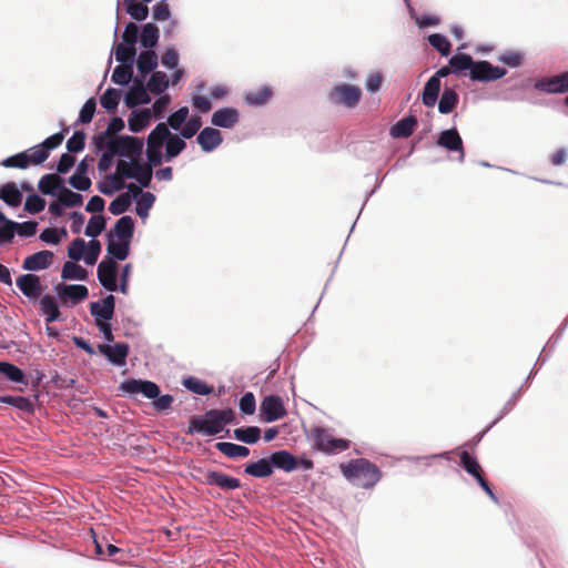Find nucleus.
<instances>
[{"label": "nucleus", "mask_w": 568, "mask_h": 568, "mask_svg": "<svg viewBox=\"0 0 568 568\" xmlns=\"http://www.w3.org/2000/svg\"><path fill=\"white\" fill-rule=\"evenodd\" d=\"M187 115L189 109L186 106L180 108L169 116L166 125H170L173 130H179L186 121Z\"/></svg>", "instance_id": "nucleus-61"}, {"label": "nucleus", "mask_w": 568, "mask_h": 568, "mask_svg": "<svg viewBox=\"0 0 568 568\" xmlns=\"http://www.w3.org/2000/svg\"><path fill=\"white\" fill-rule=\"evenodd\" d=\"M240 410L245 415H253L256 408V400L253 393H245L240 399Z\"/></svg>", "instance_id": "nucleus-63"}, {"label": "nucleus", "mask_w": 568, "mask_h": 568, "mask_svg": "<svg viewBox=\"0 0 568 568\" xmlns=\"http://www.w3.org/2000/svg\"><path fill=\"white\" fill-rule=\"evenodd\" d=\"M44 207L45 201L37 194L29 195L24 203V210L30 214L40 213L41 211L44 210Z\"/></svg>", "instance_id": "nucleus-58"}, {"label": "nucleus", "mask_w": 568, "mask_h": 568, "mask_svg": "<svg viewBox=\"0 0 568 568\" xmlns=\"http://www.w3.org/2000/svg\"><path fill=\"white\" fill-rule=\"evenodd\" d=\"M0 374L6 376L9 381L13 383H23L24 374L23 372L13 364L7 362H0Z\"/></svg>", "instance_id": "nucleus-48"}, {"label": "nucleus", "mask_w": 568, "mask_h": 568, "mask_svg": "<svg viewBox=\"0 0 568 568\" xmlns=\"http://www.w3.org/2000/svg\"><path fill=\"white\" fill-rule=\"evenodd\" d=\"M440 82L437 80V78H429L425 83L422 92L423 104L427 108H433L438 100Z\"/></svg>", "instance_id": "nucleus-23"}, {"label": "nucleus", "mask_w": 568, "mask_h": 568, "mask_svg": "<svg viewBox=\"0 0 568 568\" xmlns=\"http://www.w3.org/2000/svg\"><path fill=\"white\" fill-rule=\"evenodd\" d=\"M314 447L327 455H335L347 450L351 442L344 438H335L323 427H314L312 430Z\"/></svg>", "instance_id": "nucleus-4"}, {"label": "nucleus", "mask_w": 568, "mask_h": 568, "mask_svg": "<svg viewBox=\"0 0 568 568\" xmlns=\"http://www.w3.org/2000/svg\"><path fill=\"white\" fill-rule=\"evenodd\" d=\"M186 146V143L178 135L172 134L166 140V158L171 160L178 156Z\"/></svg>", "instance_id": "nucleus-50"}, {"label": "nucleus", "mask_w": 568, "mask_h": 568, "mask_svg": "<svg viewBox=\"0 0 568 568\" xmlns=\"http://www.w3.org/2000/svg\"><path fill=\"white\" fill-rule=\"evenodd\" d=\"M101 253V243L98 240H91L88 245V250L84 253V262L88 265H93Z\"/></svg>", "instance_id": "nucleus-64"}, {"label": "nucleus", "mask_w": 568, "mask_h": 568, "mask_svg": "<svg viewBox=\"0 0 568 568\" xmlns=\"http://www.w3.org/2000/svg\"><path fill=\"white\" fill-rule=\"evenodd\" d=\"M169 87V78L164 72L155 71L152 73L149 82L148 89L155 94H161Z\"/></svg>", "instance_id": "nucleus-39"}, {"label": "nucleus", "mask_w": 568, "mask_h": 568, "mask_svg": "<svg viewBox=\"0 0 568 568\" xmlns=\"http://www.w3.org/2000/svg\"><path fill=\"white\" fill-rule=\"evenodd\" d=\"M133 75V70L131 64H120L118 65L112 73V81L120 85L128 84Z\"/></svg>", "instance_id": "nucleus-49"}, {"label": "nucleus", "mask_w": 568, "mask_h": 568, "mask_svg": "<svg viewBox=\"0 0 568 568\" xmlns=\"http://www.w3.org/2000/svg\"><path fill=\"white\" fill-rule=\"evenodd\" d=\"M63 182V179L59 174H44L38 183V189L42 194L54 196L61 192L64 186Z\"/></svg>", "instance_id": "nucleus-19"}, {"label": "nucleus", "mask_w": 568, "mask_h": 568, "mask_svg": "<svg viewBox=\"0 0 568 568\" xmlns=\"http://www.w3.org/2000/svg\"><path fill=\"white\" fill-rule=\"evenodd\" d=\"M460 465L469 475L474 476L476 479L484 475L477 459L470 456L467 452H463L460 454Z\"/></svg>", "instance_id": "nucleus-40"}, {"label": "nucleus", "mask_w": 568, "mask_h": 568, "mask_svg": "<svg viewBox=\"0 0 568 568\" xmlns=\"http://www.w3.org/2000/svg\"><path fill=\"white\" fill-rule=\"evenodd\" d=\"M134 232V222L131 216L125 215L119 219L114 225V233L121 240L130 242Z\"/></svg>", "instance_id": "nucleus-31"}, {"label": "nucleus", "mask_w": 568, "mask_h": 568, "mask_svg": "<svg viewBox=\"0 0 568 568\" xmlns=\"http://www.w3.org/2000/svg\"><path fill=\"white\" fill-rule=\"evenodd\" d=\"M345 478L354 485L368 489L373 488L382 478L379 468L365 458L352 459L341 465Z\"/></svg>", "instance_id": "nucleus-2"}, {"label": "nucleus", "mask_w": 568, "mask_h": 568, "mask_svg": "<svg viewBox=\"0 0 568 568\" xmlns=\"http://www.w3.org/2000/svg\"><path fill=\"white\" fill-rule=\"evenodd\" d=\"M261 419L266 423H272L283 418L287 412L284 407L283 400L280 396H266L260 405Z\"/></svg>", "instance_id": "nucleus-9"}, {"label": "nucleus", "mask_w": 568, "mask_h": 568, "mask_svg": "<svg viewBox=\"0 0 568 568\" xmlns=\"http://www.w3.org/2000/svg\"><path fill=\"white\" fill-rule=\"evenodd\" d=\"M535 88L547 93L568 92V71L560 74L538 80Z\"/></svg>", "instance_id": "nucleus-11"}, {"label": "nucleus", "mask_w": 568, "mask_h": 568, "mask_svg": "<svg viewBox=\"0 0 568 568\" xmlns=\"http://www.w3.org/2000/svg\"><path fill=\"white\" fill-rule=\"evenodd\" d=\"M150 97L143 87L142 81H136L135 84L126 92L124 102L128 108H134L139 104H146L150 102Z\"/></svg>", "instance_id": "nucleus-20"}, {"label": "nucleus", "mask_w": 568, "mask_h": 568, "mask_svg": "<svg viewBox=\"0 0 568 568\" xmlns=\"http://www.w3.org/2000/svg\"><path fill=\"white\" fill-rule=\"evenodd\" d=\"M52 263L53 253L44 250L27 256L22 267L27 271H41L50 267Z\"/></svg>", "instance_id": "nucleus-17"}, {"label": "nucleus", "mask_w": 568, "mask_h": 568, "mask_svg": "<svg viewBox=\"0 0 568 568\" xmlns=\"http://www.w3.org/2000/svg\"><path fill=\"white\" fill-rule=\"evenodd\" d=\"M417 125V119L413 115L399 120L390 129V135L393 138H408L412 135L415 126Z\"/></svg>", "instance_id": "nucleus-27"}, {"label": "nucleus", "mask_w": 568, "mask_h": 568, "mask_svg": "<svg viewBox=\"0 0 568 568\" xmlns=\"http://www.w3.org/2000/svg\"><path fill=\"white\" fill-rule=\"evenodd\" d=\"M131 179H135L143 187H148L152 180L151 165L142 164L134 159V169Z\"/></svg>", "instance_id": "nucleus-38"}, {"label": "nucleus", "mask_w": 568, "mask_h": 568, "mask_svg": "<svg viewBox=\"0 0 568 568\" xmlns=\"http://www.w3.org/2000/svg\"><path fill=\"white\" fill-rule=\"evenodd\" d=\"M437 143L449 151H460L463 153V141L456 129L443 131Z\"/></svg>", "instance_id": "nucleus-25"}, {"label": "nucleus", "mask_w": 568, "mask_h": 568, "mask_svg": "<svg viewBox=\"0 0 568 568\" xmlns=\"http://www.w3.org/2000/svg\"><path fill=\"white\" fill-rule=\"evenodd\" d=\"M85 145V134L83 131H75L67 142V149L71 153L80 152Z\"/></svg>", "instance_id": "nucleus-59"}, {"label": "nucleus", "mask_w": 568, "mask_h": 568, "mask_svg": "<svg viewBox=\"0 0 568 568\" xmlns=\"http://www.w3.org/2000/svg\"><path fill=\"white\" fill-rule=\"evenodd\" d=\"M17 286L31 301L38 300L42 294L40 277L34 274L20 275L16 281Z\"/></svg>", "instance_id": "nucleus-12"}, {"label": "nucleus", "mask_w": 568, "mask_h": 568, "mask_svg": "<svg viewBox=\"0 0 568 568\" xmlns=\"http://www.w3.org/2000/svg\"><path fill=\"white\" fill-rule=\"evenodd\" d=\"M272 466L283 469L287 473L293 471L298 466V460L286 450H278L270 456Z\"/></svg>", "instance_id": "nucleus-22"}, {"label": "nucleus", "mask_w": 568, "mask_h": 568, "mask_svg": "<svg viewBox=\"0 0 568 568\" xmlns=\"http://www.w3.org/2000/svg\"><path fill=\"white\" fill-rule=\"evenodd\" d=\"M244 471L256 478L268 477L273 473L271 459L262 458L256 463H251L245 466Z\"/></svg>", "instance_id": "nucleus-29"}, {"label": "nucleus", "mask_w": 568, "mask_h": 568, "mask_svg": "<svg viewBox=\"0 0 568 568\" xmlns=\"http://www.w3.org/2000/svg\"><path fill=\"white\" fill-rule=\"evenodd\" d=\"M239 121V112L232 108H223L215 111L211 122L215 126L232 128Z\"/></svg>", "instance_id": "nucleus-21"}, {"label": "nucleus", "mask_w": 568, "mask_h": 568, "mask_svg": "<svg viewBox=\"0 0 568 568\" xmlns=\"http://www.w3.org/2000/svg\"><path fill=\"white\" fill-rule=\"evenodd\" d=\"M459 101L458 94L455 90L446 88L438 102V111L442 114H448L454 111Z\"/></svg>", "instance_id": "nucleus-32"}, {"label": "nucleus", "mask_w": 568, "mask_h": 568, "mask_svg": "<svg viewBox=\"0 0 568 568\" xmlns=\"http://www.w3.org/2000/svg\"><path fill=\"white\" fill-rule=\"evenodd\" d=\"M361 98L362 90L356 85L347 83L335 85L329 93V100L334 104H341L347 108H355Z\"/></svg>", "instance_id": "nucleus-7"}, {"label": "nucleus", "mask_w": 568, "mask_h": 568, "mask_svg": "<svg viewBox=\"0 0 568 568\" xmlns=\"http://www.w3.org/2000/svg\"><path fill=\"white\" fill-rule=\"evenodd\" d=\"M121 92L116 89L109 88L100 99L101 105L109 112H114L120 101Z\"/></svg>", "instance_id": "nucleus-46"}, {"label": "nucleus", "mask_w": 568, "mask_h": 568, "mask_svg": "<svg viewBox=\"0 0 568 568\" xmlns=\"http://www.w3.org/2000/svg\"><path fill=\"white\" fill-rule=\"evenodd\" d=\"M60 234L67 236V230L61 229L59 231L53 227H48L41 232L40 240L49 244L58 245L60 243Z\"/></svg>", "instance_id": "nucleus-60"}, {"label": "nucleus", "mask_w": 568, "mask_h": 568, "mask_svg": "<svg viewBox=\"0 0 568 568\" xmlns=\"http://www.w3.org/2000/svg\"><path fill=\"white\" fill-rule=\"evenodd\" d=\"M234 438L245 444H255L261 438V429L257 426L240 427L233 430Z\"/></svg>", "instance_id": "nucleus-34"}, {"label": "nucleus", "mask_w": 568, "mask_h": 568, "mask_svg": "<svg viewBox=\"0 0 568 568\" xmlns=\"http://www.w3.org/2000/svg\"><path fill=\"white\" fill-rule=\"evenodd\" d=\"M216 449L230 458L246 457L250 449L246 446L236 445L229 442H220L215 445Z\"/></svg>", "instance_id": "nucleus-33"}, {"label": "nucleus", "mask_w": 568, "mask_h": 568, "mask_svg": "<svg viewBox=\"0 0 568 568\" xmlns=\"http://www.w3.org/2000/svg\"><path fill=\"white\" fill-rule=\"evenodd\" d=\"M159 40V28L153 23H146L143 26L141 33V44L144 48H153L156 45Z\"/></svg>", "instance_id": "nucleus-41"}, {"label": "nucleus", "mask_w": 568, "mask_h": 568, "mask_svg": "<svg viewBox=\"0 0 568 568\" xmlns=\"http://www.w3.org/2000/svg\"><path fill=\"white\" fill-rule=\"evenodd\" d=\"M507 73L506 69L495 67L489 61H475L469 78L473 81L493 82L501 79Z\"/></svg>", "instance_id": "nucleus-8"}, {"label": "nucleus", "mask_w": 568, "mask_h": 568, "mask_svg": "<svg viewBox=\"0 0 568 568\" xmlns=\"http://www.w3.org/2000/svg\"><path fill=\"white\" fill-rule=\"evenodd\" d=\"M272 97V91L267 87L260 88L258 90L251 91L245 94V101L250 105H262L266 103Z\"/></svg>", "instance_id": "nucleus-45"}, {"label": "nucleus", "mask_w": 568, "mask_h": 568, "mask_svg": "<svg viewBox=\"0 0 568 568\" xmlns=\"http://www.w3.org/2000/svg\"><path fill=\"white\" fill-rule=\"evenodd\" d=\"M22 193L14 182H8L0 189V199L10 206H19L22 202Z\"/></svg>", "instance_id": "nucleus-26"}, {"label": "nucleus", "mask_w": 568, "mask_h": 568, "mask_svg": "<svg viewBox=\"0 0 568 568\" xmlns=\"http://www.w3.org/2000/svg\"><path fill=\"white\" fill-rule=\"evenodd\" d=\"M40 307L41 312L45 315L47 323L59 321L61 313L53 296L44 295L40 300Z\"/></svg>", "instance_id": "nucleus-30"}, {"label": "nucleus", "mask_w": 568, "mask_h": 568, "mask_svg": "<svg viewBox=\"0 0 568 568\" xmlns=\"http://www.w3.org/2000/svg\"><path fill=\"white\" fill-rule=\"evenodd\" d=\"M135 53V47L125 43H119L114 50L116 61L123 64L132 65Z\"/></svg>", "instance_id": "nucleus-44"}, {"label": "nucleus", "mask_w": 568, "mask_h": 568, "mask_svg": "<svg viewBox=\"0 0 568 568\" xmlns=\"http://www.w3.org/2000/svg\"><path fill=\"white\" fill-rule=\"evenodd\" d=\"M85 242L81 237L73 240L68 247V256L72 261H80L84 257Z\"/></svg>", "instance_id": "nucleus-57"}, {"label": "nucleus", "mask_w": 568, "mask_h": 568, "mask_svg": "<svg viewBox=\"0 0 568 568\" xmlns=\"http://www.w3.org/2000/svg\"><path fill=\"white\" fill-rule=\"evenodd\" d=\"M196 140L204 152H211L222 143V135L217 129L205 128L199 133Z\"/></svg>", "instance_id": "nucleus-18"}, {"label": "nucleus", "mask_w": 568, "mask_h": 568, "mask_svg": "<svg viewBox=\"0 0 568 568\" xmlns=\"http://www.w3.org/2000/svg\"><path fill=\"white\" fill-rule=\"evenodd\" d=\"M115 298L113 295H108L102 302H93L90 304L91 315L97 321L108 322L114 315Z\"/></svg>", "instance_id": "nucleus-16"}, {"label": "nucleus", "mask_w": 568, "mask_h": 568, "mask_svg": "<svg viewBox=\"0 0 568 568\" xmlns=\"http://www.w3.org/2000/svg\"><path fill=\"white\" fill-rule=\"evenodd\" d=\"M0 402L14 406L24 412H31L33 409V405L30 399L22 396H1Z\"/></svg>", "instance_id": "nucleus-54"}, {"label": "nucleus", "mask_w": 568, "mask_h": 568, "mask_svg": "<svg viewBox=\"0 0 568 568\" xmlns=\"http://www.w3.org/2000/svg\"><path fill=\"white\" fill-rule=\"evenodd\" d=\"M109 243L106 246L108 253L113 257V260L124 261L129 255V245L130 242H115L113 240L112 234L109 235Z\"/></svg>", "instance_id": "nucleus-36"}, {"label": "nucleus", "mask_w": 568, "mask_h": 568, "mask_svg": "<svg viewBox=\"0 0 568 568\" xmlns=\"http://www.w3.org/2000/svg\"><path fill=\"white\" fill-rule=\"evenodd\" d=\"M152 113L150 109L133 111L128 120L130 131L138 133L145 129L151 121Z\"/></svg>", "instance_id": "nucleus-24"}, {"label": "nucleus", "mask_w": 568, "mask_h": 568, "mask_svg": "<svg viewBox=\"0 0 568 568\" xmlns=\"http://www.w3.org/2000/svg\"><path fill=\"white\" fill-rule=\"evenodd\" d=\"M59 202L67 207L80 206L83 202L81 194L75 193L68 187L63 186L61 192L58 193Z\"/></svg>", "instance_id": "nucleus-43"}, {"label": "nucleus", "mask_w": 568, "mask_h": 568, "mask_svg": "<svg viewBox=\"0 0 568 568\" xmlns=\"http://www.w3.org/2000/svg\"><path fill=\"white\" fill-rule=\"evenodd\" d=\"M204 484L217 486L224 490H234L241 487V483L237 478L216 470H207L205 473Z\"/></svg>", "instance_id": "nucleus-14"}, {"label": "nucleus", "mask_w": 568, "mask_h": 568, "mask_svg": "<svg viewBox=\"0 0 568 568\" xmlns=\"http://www.w3.org/2000/svg\"><path fill=\"white\" fill-rule=\"evenodd\" d=\"M171 136V132L165 123H159L148 136L146 148L162 149L164 142Z\"/></svg>", "instance_id": "nucleus-28"}, {"label": "nucleus", "mask_w": 568, "mask_h": 568, "mask_svg": "<svg viewBox=\"0 0 568 568\" xmlns=\"http://www.w3.org/2000/svg\"><path fill=\"white\" fill-rule=\"evenodd\" d=\"M98 280L101 285L110 291L114 292L118 290L116 276H118V263L112 257L102 260L98 266Z\"/></svg>", "instance_id": "nucleus-10"}, {"label": "nucleus", "mask_w": 568, "mask_h": 568, "mask_svg": "<svg viewBox=\"0 0 568 568\" xmlns=\"http://www.w3.org/2000/svg\"><path fill=\"white\" fill-rule=\"evenodd\" d=\"M126 11L133 19L138 21L145 20L149 14V8L145 4L133 0L128 2Z\"/></svg>", "instance_id": "nucleus-55"}, {"label": "nucleus", "mask_w": 568, "mask_h": 568, "mask_svg": "<svg viewBox=\"0 0 568 568\" xmlns=\"http://www.w3.org/2000/svg\"><path fill=\"white\" fill-rule=\"evenodd\" d=\"M131 205V195L130 193H122L115 200H113L109 205V211L113 215H120L124 213Z\"/></svg>", "instance_id": "nucleus-52"}, {"label": "nucleus", "mask_w": 568, "mask_h": 568, "mask_svg": "<svg viewBox=\"0 0 568 568\" xmlns=\"http://www.w3.org/2000/svg\"><path fill=\"white\" fill-rule=\"evenodd\" d=\"M154 201H155V196L152 193H150V192L142 193L141 197L139 199V201L136 203V214L140 217H146L149 214V210L152 207Z\"/></svg>", "instance_id": "nucleus-56"}, {"label": "nucleus", "mask_w": 568, "mask_h": 568, "mask_svg": "<svg viewBox=\"0 0 568 568\" xmlns=\"http://www.w3.org/2000/svg\"><path fill=\"white\" fill-rule=\"evenodd\" d=\"M120 389L128 394H142L149 399H154L152 405L158 412H165L171 408L174 398L172 395L160 396V387L151 381L130 378L120 385Z\"/></svg>", "instance_id": "nucleus-3"}, {"label": "nucleus", "mask_w": 568, "mask_h": 568, "mask_svg": "<svg viewBox=\"0 0 568 568\" xmlns=\"http://www.w3.org/2000/svg\"><path fill=\"white\" fill-rule=\"evenodd\" d=\"M55 291L62 302L65 303L67 301H70L71 304H73V305L85 300L89 295V291H88L87 286L79 285V284H72V285L59 284L55 287Z\"/></svg>", "instance_id": "nucleus-13"}, {"label": "nucleus", "mask_w": 568, "mask_h": 568, "mask_svg": "<svg viewBox=\"0 0 568 568\" xmlns=\"http://www.w3.org/2000/svg\"><path fill=\"white\" fill-rule=\"evenodd\" d=\"M428 42L432 47H434L442 55H448L449 52H450V43L449 41L446 39V37H444L443 34H439V33H433L428 37Z\"/></svg>", "instance_id": "nucleus-53"}, {"label": "nucleus", "mask_w": 568, "mask_h": 568, "mask_svg": "<svg viewBox=\"0 0 568 568\" xmlns=\"http://www.w3.org/2000/svg\"><path fill=\"white\" fill-rule=\"evenodd\" d=\"M201 126H202L201 118L193 116V118L189 119L186 121L185 125L182 128L181 135L184 139H191L196 134V132L200 130Z\"/></svg>", "instance_id": "nucleus-62"}, {"label": "nucleus", "mask_w": 568, "mask_h": 568, "mask_svg": "<svg viewBox=\"0 0 568 568\" xmlns=\"http://www.w3.org/2000/svg\"><path fill=\"white\" fill-rule=\"evenodd\" d=\"M233 418L232 409H210L203 416L191 417L186 433L214 436L221 433L225 425L232 423Z\"/></svg>", "instance_id": "nucleus-1"}, {"label": "nucleus", "mask_w": 568, "mask_h": 568, "mask_svg": "<svg viewBox=\"0 0 568 568\" xmlns=\"http://www.w3.org/2000/svg\"><path fill=\"white\" fill-rule=\"evenodd\" d=\"M105 229V219L101 214L93 215L84 230V234L92 240H95L98 235H100Z\"/></svg>", "instance_id": "nucleus-47"}, {"label": "nucleus", "mask_w": 568, "mask_h": 568, "mask_svg": "<svg viewBox=\"0 0 568 568\" xmlns=\"http://www.w3.org/2000/svg\"><path fill=\"white\" fill-rule=\"evenodd\" d=\"M99 352L104 355L112 364L122 366L125 364L129 345L125 343H118L113 346L108 344H100L98 346Z\"/></svg>", "instance_id": "nucleus-15"}, {"label": "nucleus", "mask_w": 568, "mask_h": 568, "mask_svg": "<svg viewBox=\"0 0 568 568\" xmlns=\"http://www.w3.org/2000/svg\"><path fill=\"white\" fill-rule=\"evenodd\" d=\"M49 158V153L45 152V150H34L29 149L28 151H23L20 153H17L14 155H11L7 159H4L1 164L4 168L9 169H27L30 164L32 165H39L43 163Z\"/></svg>", "instance_id": "nucleus-5"}, {"label": "nucleus", "mask_w": 568, "mask_h": 568, "mask_svg": "<svg viewBox=\"0 0 568 568\" xmlns=\"http://www.w3.org/2000/svg\"><path fill=\"white\" fill-rule=\"evenodd\" d=\"M61 277L63 280L84 281L88 277V272L85 268L74 262H65L62 267Z\"/></svg>", "instance_id": "nucleus-37"}, {"label": "nucleus", "mask_w": 568, "mask_h": 568, "mask_svg": "<svg viewBox=\"0 0 568 568\" xmlns=\"http://www.w3.org/2000/svg\"><path fill=\"white\" fill-rule=\"evenodd\" d=\"M475 61L469 54L460 53L449 59V65L456 73H460L465 70L471 72Z\"/></svg>", "instance_id": "nucleus-42"}, {"label": "nucleus", "mask_w": 568, "mask_h": 568, "mask_svg": "<svg viewBox=\"0 0 568 568\" xmlns=\"http://www.w3.org/2000/svg\"><path fill=\"white\" fill-rule=\"evenodd\" d=\"M183 385L191 392L199 395H209L213 392V387L195 377H189L183 381Z\"/></svg>", "instance_id": "nucleus-51"}, {"label": "nucleus", "mask_w": 568, "mask_h": 568, "mask_svg": "<svg viewBox=\"0 0 568 568\" xmlns=\"http://www.w3.org/2000/svg\"><path fill=\"white\" fill-rule=\"evenodd\" d=\"M143 143L139 138L124 135L109 141L108 149L122 156L136 158L142 153Z\"/></svg>", "instance_id": "nucleus-6"}, {"label": "nucleus", "mask_w": 568, "mask_h": 568, "mask_svg": "<svg viewBox=\"0 0 568 568\" xmlns=\"http://www.w3.org/2000/svg\"><path fill=\"white\" fill-rule=\"evenodd\" d=\"M136 64L140 73L145 75L158 67V55L152 50L142 51L138 58Z\"/></svg>", "instance_id": "nucleus-35"}]
</instances>
